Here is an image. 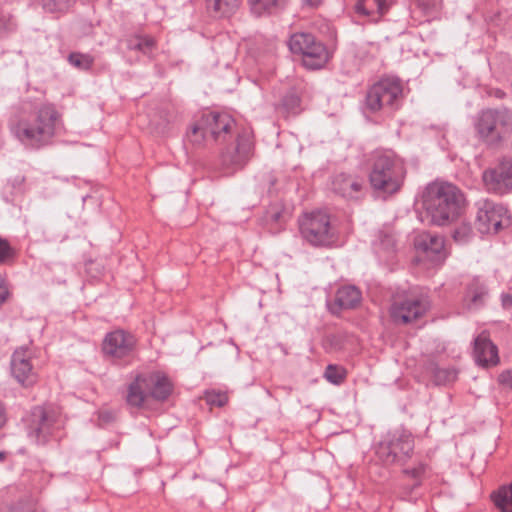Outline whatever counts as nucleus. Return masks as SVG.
I'll return each mask as SVG.
<instances>
[{"label": "nucleus", "mask_w": 512, "mask_h": 512, "mask_svg": "<svg viewBox=\"0 0 512 512\" xmlns=\"http://www.w3.org/2000/svg\"><path fill=\"white\" fill-rule=\"evenodd\" d=\"M58 118L52 104L25 100L11 118L10 129L24 145L39 147L53 136Z\"/></svg>", "instance_id": "f257e3e1"}, {"label": "nucleus", "mask_w": 512, "mask_h": 512, "mask_svg": "<svg viewBox=\"0 0 512 512\" xmlns=\"http://www.w3.org/2000/svg\"><path fill=\"white\" fill-rule=\"evenodd\" d=\"M465 201L463 192L456 185L435 181L425 189L423 207L430 222L442 226L460 215Z\"/></svg>", "instance_id": "f03ea898"}, {"label": "nucleus", "mask_w": 512, "mask_h": 512, "mask_svg": "<svg viewBox=\"0 0 512 512\" xmlns=\"http://www.w3.org/2000/svg\"><path fill=\"white\" fill-rule=\"evenodd\" d=\"M406 175L405 165L391 150H378L372 155L369 183L384 194H394L400 190Z\"/></svg>", "instance_id": "7ed1b4c3"}, {"label": "nucleus", "mask_w": 512, "mask_h": 512, "mask_svg": "<svg viewBox=\"0 0 512 512\" xmlns=\"http://www.w3.org/2000/svg\"><path fill=\"white\" fill-rule=\"evenodd\" d=\"M478 136L489 145H498L512 131V114L506 109L482 111L476 120Z\"/></svg>", "instance_id": "20e7f679"}, {"label": "nucleus", "mask_w": 512, "mask_h": 512, "mask_svg": "<svg viewBox=\"0 0 512 512\" xmlns=\"http://www.w3.org/2000/svg\"><path fill=\"white\" fill-rule=\"evenodd\" d=\"M401 97L402 85L399 79L383 78L368 89L365 99L366 109L372 113L393 112L399 108Z\"/></svg>", "instance_id": "39448f33"}, {"label": "nucleus", "mask_w": 512, "mask_h": 512, "mask_svg": "<svg viewBox=\"0 0 512 512\" xmlns=\"http://www.w3.org/2000/svg\"><path fill=\"white\" fill-rule=\"evenodd\" d=\"M414 438L406 430L388 432L376 447V455L384 464H394L411 457Z\"/></svg>", "instance_id": "423d86ee"}, {"label": "nucleus", "mask_w": 512, "mask_h": 512, "mask_svg": "<svg viewBox=\"0 0 512 512\" xmlns=\"http://www.w3.org/2000/svg\"><path fill=\"white\" fill-rule=\"evenodd\" d=\"M302 237L313 246H327L333 242L334 232L329 215L323 211L305 213L299 220Z\"/></svg>", "instance_id": "0eeeda50"}, {"label": "nucleus", "mask_w": 512, "mask_h": 512, "mask_svg": "<svg viewBox=\"0 0 512 512\" xmlns=\"http://www.w3.org/2000/svg\"><path fill=\"white\" fill-rule=\"evenodd\" d=\"M288 45L292 53L302 55L304 66L309 69H320L329 59L326 47L317 42L312 34L295 33L290 37Z\"/></svg>", "instance_id": "6e6552de"}, {"label": "nucleus", "mask_w": 512, "mask_h": 512, "mask_svg": "<svg viewBox=\"0 0 512 512\" xmlns=\"http://www.w3.org/2000/svg\"><path fill=\"white\" fill-rule=\"evenodd\" d=\"M59 415L55 409L36 406L31 410L28 422V436L36 444H45L58 427Z\"/></svg>", "instance_id": "1a4fd4ad"}, {"label": "nucleus", "mask_w": 512, "mask_h": 512, "mask_svg": "<svg viewBox=\"0 0 512 512\" xmlns=\"http://www.w3.org/2000/svg\"><path fill=\"white\" fill-rule=\"evenodd\" d=\"M475 225L481 234H495L508 220V210L501 204L481 200L477 204Z\"/></svg>", "instance_id": "9d476101"}, {"label": "nucleus", "mask_w": 512, "mask_h": 512, "mask_svg": "<svg viewBox=\"0 0 512 512\" xmlns=\"http://www.w3.org/2000/svg\"><path fill=\"white\" fill-rule=\"evenodd\" d=\"M253 142L248 132L239 134L236 144L221 152L220 164L227 173H233L244 167L252 155Z\"/></svg>", "instance_id": "9b49d317"}, {"label": "nucleus", "mask_w": 512, "mask_h": 512, "mask_svg": "<svg viewBox=\"0 0 512 512\" xmlns=\"http://www.w3.org/2000/svg\"><path fill=\"white\" fill-rule=\"evenodd\" d=\"M483 182L488 191L506 194L512 191V161L503 159L483 173Z\"/></svg>", "instance_id": "f8f14e48"}, {"label": "nucleus", "mask_w": 512, "mask_h": 512, "mask_svg": "<svg viewBox=\"0 0 512 512\" xmlns=\"http://www.w3.org/2000/svg\"><path fill=\"white\" fill-rule=\"evenodd\" d=\"M428 308L429 303L425 298H408L394 302L390 315L396 324L407 325L422 317Z\"/></svg>", "instance_id": "ddd939ff"}, {"label": "nucleus", "mask_w": 512, "mask_h": 512, "mask_svg": "<svg viewBox=\"0 0 512 512\" xmlns=\"http://www.w3.org/2000/svg\"><path fill=\"white\" fill-rule=\"evenodd\" d=\"M31 359L32 352L27 347L15 350L11 358V373L23 387H30L38 380V375L31 363Z\"/></svg>", "instance_id": "4468645a"}, {"label": "nucleus", "mask_w": 512, "mask_h": 512, "mask_svg": "<svg viewBox=\"0 0 512 512\" xmlns=\"http://www.w3.org/2000/svg\"><path fill=\"white\" fill-rule=\"evenodd\" d=\"M205 129H207L212 142L224 143L230 138L234 119L226 113L210 112L201 117Z\"/></svg>", "instance_id": "2eb2a0df"}, {"label": "nucleus", "mask_w": 512, "mask_h": 512, "mask_svg": "<svg viewBox=\"0 0 512 512\" xmlns=\"http://www.w3.org/2000/svg\"><path fill=\"white\" fill-rule=\"evenodd\" d=\"M135 338L123 330H116L106 335L103 341V352L113 359H122L132 354Z\"/></svg>", "instance_id": "dca6fc26"}, {"label": "nucleus", "mask_w": 512, "mask_h": 512, "mask_svg": "<svg viewBox=\"0 0 512 512\" xmlns=\"http://www.w3.org/2000/svg\"><path fill=\"white\" fill-rule=\"evenodd\" d=\"M415 248L432 262H442L446 258L443 237L424 232L415 239Z\"/></svg>", "instance_id": "f3484780"}, {"label": "nucleus", "mask_w": 512, "mask_h": 512, "mask_svg": "<svg viewBox=\"0 0 512 512\" xmlns=\"http://www.w3.org/2000/svg\"><path fill=\"white\" fill-rule=\"evenodd\" d=\"M474 358L481 366L496 365L499 361L497 347L483 332L474 341Z\"/></svg>", "instance_id": "a211bd4d"}, {"label": "nucleus", "mask_w": 512, "mask_h": 512, "mask_svg": "<svg viewBox=\"0 0 512 512\" xmlns=\"http://www.w3.org/2000/svg\"><path fill=\"white\" fill-rule=\"evenodd\" d=\"M363 179L347 175L338 174L332 181V190L344 198H357L363 188Z\"/></svg>", "instance_id": "6ab92c4d"}, {"label": "nucleus", "mask_w": 512, "mask_h": 512, "mask_svg": "<svg viewBox=\"0 0 512 512\" xmlns=\"http://www.w3.org/2000/svg\"><path fill=\"white\" fill-rule=\"evenodd\" d=\"M149 397L146 375H138L128 387L127 403L133 407H141Z\"/></svg>", "instance_id": "aec40b11"}, {"label": "nucleus", "mask_w": 512, "mask_h": 512, "mask_svg": "<svg viewBox=\"0 0 512 512\" xmlns=\"http://www.w3.org/2000/svg\"><path fill=\"white\" fill-rule=\"evenodd\" d=\"M145 375L150 397L156 400H165L172 391V384L168 378L161 373H149Z\"/></svg>", "instance_id": "412c9836"}, {"label": "nucleus", "mask_w": 512, "mask_h": 512, "mask_svg": "<svg viewBox=\"0 0 512 512\" xmlns=\"http://www.w3.org/2000/svg\"><path fill=\"white\" fill-rule=\"evenodd\" d=\"M361 300V292L355 286H343L338 289L335 304L341 309H351Z\"/></svg>", "instance_id": "4be33fe9"}, {"label": "nucleus", "mask_w": 512, "mask_h": 512, "mask_svg": "<svg viewBox=\"0 0 512 512\" xmlns=\"http://www.w3.org/2000/svg\"><path fill=\"white\" fill-rule=\"evenodd\" d=\"M187 139L197 148L208 146L212 142L201 118L191 126L190 130L187 132Z\"/></svg>", "instance_id": "5701e85b"}, {"label": "nucleus", "mask_w": 512, "mask_h": 512, "mask_svg": "<svg viewBox=\"0 0 512 512\" xmlns=\"http://www.w3.org/2000/svg\"><path fill=\"white\" fill-rule=\"evenodd\" d=\"M286 0H248L251 12L256 16L271 14L285 5Z\"/></svg>", "instance_id": "b1692460"}, {"label": "nucleus", "mask_w": 512, "mask_h": 512, "mask_svg": "<svg viewBox=\"0 0 512 512\" xmlns=\"http://www.w3.org/2000/svg\"><path fill=\"white\" fill-rule=\"evenodd\" d=\"M495 506L501 512H512V483L509 486L501 487L497 492L492 494Z\"/></svg>", "instance_id": "393cba45"}, {"label": "nucleus", "mask_w": 512, "mask_h": 512, "mask_svg": "<svg viewBox=\"0 0 512 512\" xmlns=\"http://www.w3.org/2000/svg\"><path fill=\"white\" fill-rule=\"evenodd\" d=\"M241 0H210L209 7L219 17H228L239 8Z\"/></svg>", "instance_id": "a878e982"}, {"label": "nucleus", "mask_w": 512, "mask_h": 512, "mask_svg": "<svg viewBox=\"0 0 512 512\" xmlns=\"http://www.w3.org/2000/svg\"><path fill=\"white\" fill-rule=\"evenodd\" d=\"M155 42L153 38L142 35H134L127 40V47L130 50L140 51L148 54L154 48Z\"/></svg>", "instance_id": "bb28decb"}, {"label": "nucleus", "mask_w": 512, "mask_h": 512, "mask_svg": "<svg viewBox=\"0 0 512 512\" xmlns=\"http://www.w3.org/2000/svg\"><path fill=\"white\" fill-rule=\"evenodd\" d=\"M487 291L486 288L479 284L473 283L467 291V300H469V308H477L479 307L486 296Z\"/></svg>", "instance_id": "cd10ccee"}, {"label": "nucleus", "mask_w": 512, "mask_h": 512, "mask_svg": "<svg viewBox=\"0 0 512 512\" xmlns=\"http://www.w3.org/2000/svg\"><path fill=\"white\" fill-rule=\"evenodd\" d=\"M372 2L376 6L379 17L387 11L386 0H358L355 10L358 14L369 16L370 10L366 7V3Z\"/></svg>", "instance_id": "c85d7f7f"}, {"label": "nucleus", "mask_w": 512, "mask_h": 512, "mask_svg": "<svg viewBox=\"0 0 512 512\" xmlns=\"http://www.w3.org/2000/svg\"><path fill=\"white\" fill-rule=\"evenodd\" d=\"M68 61L75 68L88 70L92 66L94 58L89 54L73 52L68 56Z\"/></svg>", "instance_id": "c756f323"}, {"label": "nucleus", "mask_w": 512, "mask_h": 512, "mask_svg": "<svg viewBox=\"0 0 512 512\" xmlns=\"http://www.w3.org/2000/svg\"><path fill=\"white\" fill-rule=\"evenodd\" d=\"M473 237V229L469 223H461L453 232V239L460 244L468 242Z\"/></svg>", "instance_id": "7c9ffc66"}, {"label": "nucleus", "mask_w": 512, "mask_h": 512, "mask_svg": "<svg viewBox=\"0 0 512 512\" xmlns=\"http://www.w3.org/2000/svg\"><path fill=\"white\" fill-rule=\"evenodd\" d=\"M74 0H42V5L48 12H60L68 9Z\"/></svg>", "instance_id": "2f4dec72"}, {"label": "nucleus", "mask_w": 512, "mask_h": 512, "mask_svg": "<svg viewBox=\"0 0 512 512\" xmlns=\"http://www.w3.org/2000/svg\"><path fill=\"white\" fill-rule=\"evenodd\" d=\"M285 215L284 210L280 205L271 206L265 216V220L268 224H280L284 221Z\"/></svg>", "instance_id": "473e14b6"}, {"label": "nucleus", "mask_w": 512, "mask_h": 512, "mask_svg": "<svg viewBox=\"0 0 512 512\" xmlns=\"http://www.w3.org/2000/svg\"><path fill=\"white\" fill-rule=\"evenodd\" d=\"M15 249L9 242L0 237V264L8 263L15 257Z\"/></svg>", "instance_id": "72a5a7b5"}, {"label": "nucleus", "mask_w": 512, "mask_h": 512, "mask_svg": "<svg viewBox=\"0 0 512 512\" xmlns=\"http://www.w3.org/2000/svg\"><path fill=\"white\" fill-rule=\"evenodd\" d=\"M324 375L326 379L333 384H339L344 379L343 369L335 365H328Z\"/></svg>", "instance_id": "f704fd0d"}, {"label": "nucleus", "mask_w": 512, "mask_h": 512, "mask_svg": "<svg viewBox=\"0 0 512 512\" xmlns=\"http://www.w3.org/2000/svg\"><path fill=\"white\" fill-rule=\"evenodd\" d=\"M283 106L292 113H297L300 106V98L294 94H287L282 100Z\"/></svg>", "instance_id": "c9c22d12"}, {"label": "nucleus", "mask_w": 512, "mask_h": 512, "mask_svg": "<svg viewBox=\"0 0 512 512\" xmlns=\"http://www.w3.org/2000/svg\"><path fill=\"white\" fill-rule=\"evenodd\" d=\"M227 400V395L221 392H209L206 394V401L210 405L221 407L227 403Z\"/></svg>", "instance_id": "e433bc0d"}, {"label": "nucleus", "mask_w": 512, "mask_h": 512, "mask_svg": "<svg viewBox=\"0 0 512 512\" xmlns=\"http://www.w3.org/2000/svg\"><path fill=\"white\" fill-rule=\"evenodd\" d=\"M424 471H425V466L420 464L419 466H417L415 468L406 469L404 472L413 478H418L424 473Z\"/></svg>", "instance_id": "4c0bfd02"}, {"label": "nucleus", "mask_w": 512, "mask_h": 512, "mask_svg": "<svg viewBox=\"0 0 512 512\" xmlns=\"http://www.w3.org/2000/svg\"><path fill=\"white\" fill-rule=\"evenodd\" d=\"M9 295L8 288L3 277L0 275V305L3 304Z\"/></svg>", "instance_id": "58836bf2"}, {"label": "nucleus", "mask_w": 512, "mask_h": 512, "mask_svg": "<svg viewBox=\"0 0 512 512\" xmlns=\"http://www.w3.org/2000/svg\"><path fill=\"white\" fill-rule=\"evenodd\" d=\"M115 418V414L112 411H101L99 412V420L102 423H110Z\"/></svg>", "instance_id": "ea45409f"}, {"label": "nucleus", "mask_w": 512, "mask_h": 512, "mask_svg": "<svg viewBox=\"0 0 512 512\" xmlns=\"http://www.w3.org/2000/svg\"><path fill=\"white\" fill-rule=\"evenodd\" d=\"M499 381L502 384L511 386L512 385V372L506 371V372H503L502 374H500Z\"/></svg>", "instance_id": "a19ab883"}, {"label": "nucleus", "mask_w": 512, "mask_h": 512, "mask_svg": "<svg viewBox=\"0 0 512 512\" xmlns=\"http://www.w3.org/2000/svg\"><path fill=\"white\" fill-rule=\"evenodd\" d=\"M381 244L386 248L390 249L394 247V239L391 236H385L381 241Z\"/></svg>", "instance_id": "79ce46f5"}, {"label": "nucleus", "mask_w": 512, "mask_h": 512, "mask_svg": "<svg viewBox=\"0 0 512 512\" xmlns=\"http://www.w3.org/2000/svg\"><path fill=\"white\" fill-rule=\"evenodd\" d=\"M502 304L504 307L512 306V296H510L508 294L502 295Z\"/></svg>", "instance_id": "37998d69"}, {"label": "nucleus", "mask_w": 512, "mask_h": 512, "mask_svg": "<svg viewBox=\"0 0 512 512\" xmlns=\"http://www.w3.org/2000/svg\"><path fill=\"white\" fill-rule=\"evenodd\" d=\"M5 422H6L5 408H4L3 404L0 402V428L3 427Z\"/></svg>", "instance_id": "c03bdc74"}, {"label": "nucleus", "mask_w": 512, "mask_h": 512, "mask_svg": "<svg viewBox=\"0 0 512 512\" xmlns=\"http://www.w3.org/2000/svg\"><path fill=\"white\" fill-rule=\"evenodd\" d=\"M322 0H303V3L311 8L318 7L321 4Z\"/></svg>", "instance_id": "a18cd8bd"}, {"label": "nucleus", "mask_w": 512, "mask_h": 512, "mask_svg": "<svg viewBox=\"0 0 512 512\" xmlns=\"http://www.w3.org/2000/svg\"><path fill=\"white\" fill-rule=\"evenodd\" d=\"M442 374H445L447 376V379L448 380H453L455 378V373L454 372H449V371H445V370H440L438 372V377L440 378Z\"/></svg>", "instance_id": "49530a36"}, {"label": "nucleus", "mask_w": 512, "mask_h": 512, "mask_svg": "<svg viewBox=\"0 0 512 512\" xmlns=\"http://www.w3.org/2000/svg\"><path fill=\"white\" fill-rule=\"evenodd\" d=\"M4 459H5V453L0 452V462L3 461Z\"/></svg>", "instance_id": "de8ad7c7"}, {"label": "nucleus", "mask_w": 512, "mask_h": 512, "mask_svg": "<svg viewBox=\"0 0 512 512\" xmlns=\"http://www.w3.org/2000/svg\"><path fill=\"white\" fill-rule=\"evenodd\" d=\"M4 28V24H0V30Z\"/></svg>", "instance_id": "09e8293b"}]
</instances>
